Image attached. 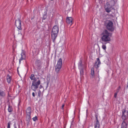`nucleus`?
I'll return each mask as SVG.
<instances>
[{"instance_id": "37998d69", "label": "nucleus", "mask_w": 128, "mask_h": 128, "mask_svg": "<svg viewBox=\"0 0 128 128\" xmlns=\"http://www.w3.org/2000/svg\"><path fill=\"white\" fill-rule=\"evenodd\" d=\"M17 71L18 73V69H17Z\"/></svg>"}, {"instance_id": "7ed1b4c3", "label": "nucleus", "mask_w": 128, "mask_h": 128, "mask_svg": "<svg viewBox=\"0 0 128 128\" xmlns=\"http://www.w3.org/2000/svg\"><path fill=\"white\" fill-rule=\"evenodd\" d=\"M101 64L100 59L99 58H97V61H96L94 67H92L91 69V74L92 76H90L91 78H93L94 76V67L97 68L99 67L98 65Z\"/></svg>"}, {"instance_id": "20e7f679", "label": "nucleus", "mask_w": 128, "mask_h": 128, "mask_svg": "<svg viewBox=\"0 0 128 128\" xmlns=\"http://www.w3.org/2000/svg\"><path fill=\"white\" fill-rule=\"evenodd\" d=\"M115 4L114 0H111L110 3H107L106 4L105 6V8L106 11L108 12H109L111 11V8L112 6H114Z\"/></svg>"}, {"instance_id": "c03bdc74", "label": "nucleus", "mask_w": 128, "mask_h": 128, "mask_svg": "<svg viewBox=\"0 0 128 128\" xmlns=\"http://www.w3.org/2000/svg\"><path fill=\"white\" fill-rule=\"evenodd\" d=\"M44 30V29L43 28H42V31Z\"/></svg>"}, {"instance_id": "bb28decb", "label": "nucleus", "mask_w": 128, "mask_h": 128, "mask_svg": "<svg viewBox=\"0 0 128 128\" xmlns=\"http://www.w3.org/2000/svg\"><path fill=\"white\" fill-rule=\"evenodd\" d=\"M11 124V122H9L8 123L7 128H10V124Z\"/></svg>"}, {"instance_id": "4c0bfd02", "label": "nucleus", "mask_w": 128, "mask_h": 128, "mask_svg": "<svg viewBox=\"0 0 128 128\" xmlns=\"http://www.w3.org/2000/svg\"><path fill=\"white\" fill-rule=\"evenodd\" d=\"M43 88L42 86V85H40V88Z\"/></svg>"}, {"instance_id": "423d86ee", "label": "nucleus", "mask_w": 128, "mask_h": 128, "mask_svg": "<svg viewBox=\"0 0 128 128\" xmlns=\"http://www.w3.org/2000/svg\"><path fill=\"white\" fill-rule=\"evenodd\" d=\"M62 64V60L61 58L58 60L57 64L55 66V70L57 73H58L61 69Z\"/></svg>"}, {"instance_id": "ea45409f", "label": "nucleus", "mask_w": 128, "mask_h": 128, "mask_svg": "<svg viewBox=\"0 0 128 128\" xmlns=\"http://www.w3.org/2000/svg\"><path fill=\"white\" fill-rule=\"evenodd\" d=\"M8 96H9L10 97H11L9 95V92H8Z\"/></svg>"}, {"instance_id": "dca6fc26", "label": "nucleus", "mask_w": 128, "mask_h": 128, "mask_svg": "<svg viewBox=\"0 0 128 128\" xmlns=\"http://www.w3.org/2000/svg\"><path fill=\"white\" fill-rule=\"evenodd\" d=\"M11 77L9 74H8L7 77V81L8 83H10L11 82Z\"/></svg>"}, {"instance_id": "4be33fe9", "label": "nucleus", "mask_w": 128, "mask_h": 128, "mask_svg": "<svg viewBox=\"0 0 128 128\" xmlns=\"http://www.w3.org/2000/svg\"><path fill=\"white\" fill-rule=\"evenodd\" d=\"M96 80L98 83L100 81V78H99V76L98 74V75L97 77H96Z\"/></svg>"}, {"instance_id": "c756f323", "label": "nucleus", "mask_w": 128, "mask_h": 128, "mask_svg": "<svg viewBox=\"0 0 128 128\" xmlns=\"http://www.w3.org/2000/svg\"><path fill=\"white\" fill-rule=\"evenodd\" d=\"M32 119L34 121H35L36 120H37V117L36 116L34 117L33 118H32Z\"/></svg>"}, {"instance_id": "e433bc0d", "label": "nucleus", "mask_w": 128, "mask_h": 128, "mask_svg": "<svg viewBox=\"0 0 128 128\" xmlns=\"http://www.w3.org/2000/svg\"><path fill=\"white\" fill-rule=\"evenodd\" d=\"M120 90H119L118 89H117L116 90V93H118L119 92Z\"/></svg>"}, {"instance_id": "58836bf2", "label": "nucleus", "mask_w": 128, "mask_h": 128, "mask_svg": "<svg viewBox=\"0 0 128 128\" xmlns=\"http://www.w3.org/2000/svg\"><path fill=\"white\" fill-rule=\"evenodd\" d=\"M120 86H119V87L117 89H118L119 90H120Z\"/></svg>"}, {"instance_id": "0eeeda50", "label": "nucleus", "mask_w": 128, "mask_h": 128, "mask_svg": "<svg viewBox=\"0 0 128 128\" xmlns=\"http://www.w3.org/2000/svg\"><path fill=\"white\" fill-rule=\"evenodd\" d=\"M121 118L124 121L128 118V111L126 110V109H124L122 110Z\"/></svg>"}, {"instance_id": "412c9836", "label": "nucleus", "mask_w": 128, "mask_h": 128, "mask_svg": "<svg viewBox=\"0 0 128 128\" xmlns=\"http://www.w3.org/2000/svg\"><path fill=\"white\" fill-rule=\"evenodd\" d=\"M102 34L103 35H108V36H109V33L108 32V31L106 30H105L104 31V33H103Z\"/></svg>"}, {"instance_id": "a211bd4d", "label": "nucleus", "mask_w": 128, "mask_h": 128, "mask_svg": "<svg viewBox=\"0 0 128 128\" xmlns=\"http://www.w3.org/2000/svg\"><path fill=\"white\" fill-rule=\"evenodd\" d=\"M94 128H100V123L96 122L94 124Z\"/></svg>"}, {"instance_id": "f8f14e48", "label": "nucleus", "mask_w": 128, "mask_h": 128, "mask_svg": "<svg viewBox=\"0 0 128 128\" xmlns=\"http://www.w3.org/2000/svg\"><path fill=\"white\" fill-rule=\"evenodd\" d=\"M21 55V57L19 60L20 64L21 61V60H23L25 59L26 57L25 53L24 52H22Z\"/></svg>"}, {"instance_id": "393cba45", "label": "nucleus", "mask_w": 128, "mask_h": 128, "mask_svg": "<svg viewBox=\"0 0 128 128\" xmlns=\"http://www.w3.org/2000/svg\"><path fill=\"white\" fill-rule=\"evenodd\" d=\"M26 120H30L31 119L30 115H26Z\"/></svg>"}, {"instance_id": "de8ad7c7", "label": "nucleus", "mask_w": 128, "mask_h": 128, "mask_svg": "<svg viewBox=\"0 0 128 128\" xmlns=\"http://www.w3.org/2000/svg\"><path fill=\"white\" fill-rule=\"evenodd\" d=\"M48 83H47V85H48Z\"/></svg>"}, {"instance_id": "79ce46f5", "label": "nucleus", "mask_w": 128, "mask_h": 128, "mask_svg": "<svg viewBox=\"0 0 128 128\" xmlns=\"http://www.w3.org/2000/svg\"><path fill=\"white\" fill-rule=\"evenodd\" d=\"M34 19V18H31V20H32V19Z\"/></svg>"}, {"instance_id": "aec40b11", "label": "nucleus", "mask_w": 128, "mask_h": 128, "mask_svg": "<svg viewBox=\"0 0 128 128\" xmlns=\"http://www.w3.org/2000/svg\"><path fill=\"white\" fill-rule=\"evenodd\" d=\"M8 111L9 112H11L12 111V106L9 105L8 106Z\"/></svg>"}, {"instance_id": "a878e982", "label": "nucleus", "mask_w": 128, "mask_h": 128, "mask_svg": "<svg viewBox=\"0 0 128 128\" xmlns=\"http://www.w3.org/2000/svg\"><path fill=\"white\" fill-rule=\"evenodd\" d=\"M50 75H48L47 77V80L50 81Z\"/></svg>"}, {"instance_id": "f03ea898", "label": "nucleus", "mask_w": 128, "mask_h": 128, "mask_svg": "<svg viewBox=\"0 0 128 128\" xmlns=\"http://www.w3.org/2000/svg\"><path fill=\"white\" fill-rule=\"evenodd\" d=\"M104 26L109 31L112 32L114 30L112 22L110 20H106L104 22Z\"/></svg>"}, {"instance_id": "f3484780", "label": "nucleus", "mask_w": 128, "mask_h": 128, "mask_svg": "<svg viewBox=\"0 0 128 128\" xmlns=\"http://www.w3.org/2000/svg\"><path fill=\"white\" fill-rule=\"evenodd\" d=\"M6 94L4 92L0 90V96L4 97L5 96Z\"/></svg>"}, {"instance_id": "a18cd8bd", "label": "nucleus", "mask_w": 128, "mask_h": 128, "mask_svg": "<svg viewBox=\"0 0 128 128\" xmlns=\"http://www.w3.org/2000/svg\"><path fill=\"white\" fill-rule=\"evenodd\" d=\"M21 122L22 123V120L21 121Z\"/></svg>"}, {"instance_id": "7c9ffc66", "label": "nucleus", "mask_w": 128, "mask_h": 128, "mask_svg": "<svg viewBox=\"0 0 128 128\" xmlns=\"http://www.w3.org/2000/svg\"><path fill=\"white\" fill-rule=\"evenodd\" d=\"M41 94V92L40 90H39V92H38V96L39 97H40Z\"/></svg>"}, {"instance_id": "f257e3e1", "label": "nucleus", "mask_w": 128, "mask_h": 128, "mask_svg": "<svg viewBox=\"0 0 128 128\" xmlns=\"http://www.w3.org/2000/svg\"><path fill=\"white\" fill-rule=\"evenodd\" d=\"M58 26L56 25H55L52 28V39L54 42H55L56 38L58 34Z\"/></svg>"}, {"instance_id": "09e8293b", "label": "nucleus", "mask_w": 128, "mask_h": 128, "mask_svg": "<svg viewBox=\"0 0 128 128\" xmlns=\"http://www.w3.org/2000/svg\"><path fill=\"white\" fill-rule=\"evenodd\" d=\"M51 0V1L53 0Z\"/></svg>"}, {"instance_id": "9b49d317", "label": "nucleus", "mask_w": 128, "mask_h": 128, "mask_svg": "<svg viewBox=\"0 0 128 128\" xmlns=\"http://www.w3.org/2000/svg\"><path fill=\"white\" fill-rule=\"evenodd\" d=\"M72 18L71 17H67L66 19V23L70 25V26H71L72 23Z\"/></svg>"}, {"instance_id": "6e6552de", "label": "nucleus", "mask_w": 128, "mask_h": 128, "mask_svg": "<svg viewBox=\"0 0 128 128\" xmlns=\"http://www.w3.org/2000/svg\"><path fill=\"white\" fill-rule=\"evenodd\" d=\"M101 40L104 42H107L110 40V38L108 35H103L101 38Z\"/></svg>"}, {"instance_id": "9d476101", "label": "nucleus", "mask_w": 128, "mask_h": 128, "mask_svg": "<svg viewBox=\"0 0 128 128\" xmlns=\"http://www.w3.org/2000/svg\"><path fill=\"white\" fill-rule=\"evenodd\" d=\"M41 62L40 60H36L35 61V64L37 67L38 69L40 70V66H41Z\"/></svg>"}, {"instance_id": "39448f33", "label": "nucleus", "mask_w": 128, "mask_h": 128, "mask_svg": "<svg viewBox=\"0 0 128 128\" xmlns=\"http://www.w3.org/2000/svg\"><path fill=\"white\" fill-rule=\"evenodd\" d=\"M40 84V80H38L37 82H36L35 80L34 81H32V85L31 86V89L34 91L36 92V90L38 88Z\"/></svg>"}, {"instance_id": "5701e85b", "label": "nucleus", "mask_w": 128, "mask_h": 128, "mask_svg": "<svg viewBox=\"0 0 128 128\" xmlns=\"http://www.w3.org/2000/svg\"><path fill=\"white\" fill-rule=\"evenodd\" d=\"M80 69V75H83L84 74L83 69L82 68Z\"/></svg>"}, {"instance_id": "6ab92c4d", "label": "nucleus", "mask_w": 128, "mask_h": 128, "mask_svg": "<svg viewBox=\"0 0 128 128\" xmlns=\"http://www.w3.org/2000/svg\"><path fill=\"white\" fill-rule=\"evenodd\" d=\"M78 66L80 69L82 68V62L81 60L80 62L78 64Z\"/></svg>"}, {"instance_id": "ddd939ff", "label": "nucleus", "mask_w": 128, "mask_h": 128, "mask_svg": "<svg viewBox=\"0 0 128 128\" xmlns=\"http://www.w3.org/2000/svg\"><path fill=\"white\" fill-rule=\"evenodd\" d=\"M31 112V108L28 107L26 110V115H30Z\"/></svg>"}, {"instance_id": "2f4dec72", "label": "nucleus", "mask_w": 128, "mask_h": 128, "mask_svg": "<svg viewBox=\"0 0 128 128\" xmlns=\"http://www.w3.org/2000/svg\"><path fill=\"white\" fill-rule=\"evenodd\" d=\"M14 128H17V127L16 126L15 123L14 124ZM20 124H19L18 125V128H20Z\"/></svg>"}, {"instance_id": "cd10ccee", "label": "nucleus", "mask_w": 128, "mask_h": 128, "mask_svg": "<svg viewBox=\"0 0 128 128\" xmlns=\"http://www.w3.org/2000/svg\"><path fill=\"white\" fill-rule=\"evenodd\" d=\"M30 120H28L26 119V123L27 124V126H28L29 124H30Z\"/></svg>"}, {"instance_id": "49530a36", "label": "nucleus", "mask_w": 128, "mask_h": 128, "mask_svg": "<svg viewBox=\"0 0 128 128\" xmlns=\"http://www.w3.org/2000/svg\"><path fill=\"white\" fill-rule=\"evenodd\" d=\"M125 89V88H124V90Z\"/></svg>"}, {"instance_id": "f704fd0d", "label": "nucleus", "mask_w": 128, "mask_h": 128, "mask_svg": "<svg viewBox=\"0 0 128 128\" xmlns=\"http://www.w3.org/2000/svg\"><path fill=\"white\" fill-rule=\"evenodd\" d=\"M32 96L34 97H35V93L34 92H32Z\"/></svg>"}, {"instance_id": "a19ab883", "label": "nucleus", "mask_w": 128, "mask_h": 128, "mask_svg": "<svg viewBox=\"0 0 128 128\" xmlns=\"http://www.w3.org/2000/svg\"><path fill=\"white\" fill-rule=\"evenodd\" d=\"M66 124H65L64 125V128H66Z\"/></svg>"}, {"instance_id": "72a5a7b5", "label": "nucleus", "mask_w": 128, "mask_h": 128, "mask_svg": "<svg viewBox=\"0 0 128 128\" xmlns=\"http://www.w3.org/2000/svg\"><path fill=\"white\" fill-rule=\"evenodd\" d=\"M46 16L45 14L43 16V19H44V20H45L46 18Z\"/></svg>"}, {"instance_id": "b1692460", "label": "nucleus", "mask_w": 128, "mask_h": 128, "mask_svg": "<svg viewBox=\"0 0 128 128\" xmlns=\"http://www.w3.org/2000/svg\"><path fill=\"white\" fill-rule=\"evenodd\" d=\"M95 116L96 119V123H98L99 122V121L98 120V114H96L95 115Z\"/></svg>"}, {"instance_id": "1a4fd4ad", "label": "nucleus", "mask_w": 128, "mask_h": 128, "mask_svg": "<svg viewBox=\"0 0 128 128\" xmlns=\"http://www.w3.org/2000/svg\"><path fill=\"white\" fill-rule=\"evenodd\" d=\"M15 24L19 30H21L22 29L21 28V21L20 19L16 20Z\"/></svg>"}, {"instance_id": "4468645a", "label": "nucleus", "mask_w": 128, "mask_h": 128, "mask_svg": "<svg viewBox=\"0 0 128 128\" xmlns=\"http://www.w3.org/2000/svg\"><path fill=\"white\" fill-rule=\"evenodd\" d=\"M127 125V123L124 121L121 124V128H126Z\"/></svg>"}, {"instance_id": "2eb2a0df", "label": "nucleus", "mask_w": 128, "mask_h": 128, "mask_svg": "<svg viewBox=\"0 0 128 128\" xmlns=\"http://www.w3.org/2000/svg\"><path fill=\"white\" fill-rule=\"evenodd\" d=\"M30 78L31 80H33V81L34 80H35V81H36L37 80L36 78L34 77V74H32L30 76Z\"/></svg>"}, {"instance_id": "473e14b6", "label": "nucleus", "mask_w": 128, "mask_h": 128, "mask_svg": "<svg viewBox=\"0 0 128 128\" xmlns=\"http://www.w3.org/2000/svg\"><path fill=\"white\" fill-rule=\"evenodd\" d=\"M118 93H115L114 95V97L116 98L117 96V94Z\"/></svg>"}, {"instance_id": "c85d7f7f", "label": "nucleus", "mask_w": 128, "mask_h": 128, "mask_svg": "<svg viewBox=\"0 0 128 128\" xmlns=\"http://www.w3.org/2000/svg\"><path fill=\"white\" fill-rule=\"evenodd\" d=\"M102 48L104 50H105L106 48V46L105 45H103L102 46Z\"/></svg>"}, {"instance_id": "c9c22d12", "label": "nucleus", "mask_w": 128, "mask_h": 128, "mask_svg": "<svg viewBox=\"0 0 128 128\" xmlns=\"http://www.w3.org/2000/svg\"><path fill=\"white\" fill-rule=\"evenodd\" d=\"M64 104H63L62 106V109H63V108L64 107Z\"/></svg>"}]
</instances>
